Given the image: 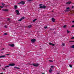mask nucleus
I'll use <instances>...</instances> for the list:
<instances>
[{
    "label": "nucleus",
    "instance_id": "49",
    "mask_svg": "<svg viewBox=\"0 0 74 74\" xmlns=\"http://www.w3.org/2000/svg\"><path fill=\"white\" fill-rule=\"evenodd\" d=\"M57 74H59V73H57Z\"/></svg>",
    "mask_w": 74,
    "mask_h": 74
},
{
    "label": "nucleus",
    "instance_id": "6",
    "mask_svg": "<svg viewBox=\"0 0 74 74\" xmlns=\"http://www.w3.org/2000/svg\"><path fill=\"white\" fill-rule=\"evenodd\" d=\"M25 19V17L23 16V17L21 18V19H19L18 20V21H19L20 22H21L22 19Z\"/></svg>",
    "mask_w": 74,
    "mask_h": 74
},
{
    "label": "nucleus",
    "instance_id": "43",
    "mask_svg": "<svg viewBox=\"0 0 74 74\" xmlns=\"http://www.w3.org/2000/svg\"><path fill=\"white\" fill-rule=\"evenodd\" d=\"M0 74H3V73H0Z\"/></svg>",
    "mask_w": 74,
    "mask_h": 74
},
{
    "label": "nucleus",
    "instance_id": "7",
    "mask_svg": "<svg viewBox=\"0 0 74 74\" xmlns=\"http://www.w3.org/2000/svg\"><path fill=\"white\" fill-rule=\"evenodd\" d=\"M9 46L11 47H14L15 46V45L14 44H10L9 45Z\"/></svg>",
    "mask_w": 74,
    "mask_h": 74
},
{
    "label": "nucleus",
    "instance_id": "16",
    "mask_svg": "<svg viewBox=\"0 0 74 74\" xmlns=\"http://www.w3.org/2000/svg\"><path fill=\"white\" fill-rule=\"evenodd\" d=\"M46 8V6L45 5H43L42 6V8L45 9Z\"/></svg>",
    "mask_w": 74,
    "mask_h": 74
},
{
    "label": "nucleus",
    "instance_id": "4",
    "mask_svg": "<svg viewBox=\"0 0 74 74\" xmlns=\"http://www.w3.org/2000/svg\"><path fill=\"white\" fill-rule=\"evenodd\" d=\"M31 41L32 42V43H34V42H35L36 41V39H32L31 40Z\"/></svg>",
    "mask_w": 74,
    "mask_h": 74
},
{
    "label": "nucleus",
    "instance_id": "18",
    "mask_svg": "<svg viewBox=\"0 0 74 74\" xmlns=\"http://www.w3.org/2000/svg\"><path fill=\"white\" fill-rule=\"evenodd\" d=\"M52 22H55V19L53 18H52Z\"/></svg>",
    "mask_w": 74,
    "mask_h": 74
},
{
    "label": "nucleus",
    "instance_id": "40",
    "mask_svg": "<svg viewBox=\"0 0 74 74\" xmlns=\"http://www.w3.org/2000/svg\"><path fill=\"white\" fill-rule=\"evenodd\" d=\"M42 5V4H40L39 5H40V6H41V5Z\"/></svg>",
    "mask_w": 74,
    "mask_h": 74
},
{
    "label": "nucleus",
    "instance_id": "23",
    "mask_svg": "<svg viewBox=\"0 0 74 74\" xmlns=\"http://www.w3.org/2000/svg\"><path fill=\"white\" fill-rule=\"evenodd\" d=\"M4 35L6 36V35H7V34L5 33H4Z\"/></svg>",
    "mask_w": 74,
    "mask_h": 74
},
{
    "label": "nucleus",
    "instance_id": "28",
    "mask_svg": "<svg viewBox=\"0 0 74 74\" xmlns=\"http://www.w3.org/2000/svg\"><path fill=\"white\" fill-rule=\"evenodd\" d=\"M49 61L50 62H53V60H49Z\"/></svg>",
    "mask_w": 74,
    "mask_h": 74
},
{
    "label": "nucleus",
    "instance_id": "44",
    "mask_svg": "<svg viewBox=\"0 0 74 74\" xmlns=\"http://www.w3.org/2000/svg\"><path fill=\"white\" fill-rule=\"evenodd\" d=\"M72 23H74V21H72Z\"/></svg>",
    "mask_w": 74,
    "mask_h": 74
},
{
    "label": "nucleus",
    "instance_id": "42",
    "mask_svg": "<svg viewBox=\"0 0 74 74\" xmlns=\"http://www.w3.org/2000/svg\"><path fill=\"white\" fill-rule=\"evenodd\" d=\"M72 8H74V6H72Z\"/></svg>",
    "mask_w": 74,
    "mask_h": 74
},
{
    "label": "nucleus",
    "instance_id": "25",
    "mask_svg": "<svg viewBox=\"0 0 74 74\" xmlns=\"http://www.w3.org/2000/svg\"><path fill=\"white\" fill-rule=\"evenodd\" d=\"M1 4L2 5H3V6L5 5V4L4 3H2Z\"/></svg>",
    "mask_w": 74,
    "mask_h": 74
},
{
    "label": "nucleus",
    "instance_id": "15",
    "mask_svg": "<svg viewBox=\"0 0 74 74\" xmlns=\"http://www.w3.org/2000/svg\"><path fill=\"white\" fill-rule=\"evenodd\" d=\"M9 21V23H10V19L9 18H8V22Z\"/></svg>",
    "mask_w": 74,
    "mask_h": 74
},
{
    "label": "nucleus",
    "instance_id": "34",
    "mask_svg": "<svg viewBox=\"0 0 74 74\" xmlns=\"http://www.w3.org/2000/svg\"><path fill=\"white\" fill-rule=\"evenodd\" d=\"M71 39H74V37H72V38H71Z\"/></svg>",
    "mask_w": 74,
    "mask_h": 74
},
{
    "label": "nucleus",
    "instance_id": "21",
    "mask_svg": "<svg viewBox=\"0 0 74 74\" xmlns=\"http://www.w3.org/2000/svg\"><path fill=\"white\" fill-rule=\"evenodd\" d=\"M32 26L31 25H30L28 26V27H29V28H30V27H31Z\"/></svg>",
    "mask_w": 74,
    "mask_h": 74
},
{
    "label": "nucleus",
    "instance_id": "52",
    "mask_svg": "<svg viewBox=\"0 0 74 74\" xmlns=\"http://www.w3.org/2000/svg\"><path fill=\"white\" fill-rule=\"evenodd\" d=\"M0 66H1V65H0Z\"/></svg>",
    "mask_w": 74,
    "mask_h": 74
},
{
    "label": "nucleus",
    "instance_id": "46",
    "mask_svg": "<svg viewBox=\"0 0 74 74\" xmlns=\"http://www.w3.org/2000/svg\"><path fill=\"white\" fill-rule=\"evenodd\" d=\"M4 68H6V66H5L4 67Z\"/></svg>",
    "mask_w": 74,
    "mask_h": 74
},
{
    "label": "nucleus",
    "instance_id": "1",
    "mask_svg": "<svg viewBox=\"0 0 74 74\" xmlns=\"http://www.w3.org/2000/svg\"><path fill=\"white\" fill-rule=\"evenodd\" d=\"M25 4V2L23 1H21L18 3L19 4H21L22 5H24Z\"/></svg>",
    "mask_w": 74,
    "mask_h": 74
},
{
    "label": "nucleus",
    "instance_id": "50",
    "mask_svg": "<svg viewBox=\"0 0 74 74\" xmlns=\"http://www.w3.org/2000/svg\"><path fill=\"white\" fill-rule=\"evenodd\" d=\"M50 29V30H52V29Z\"/></svg>",
    "mask_w": 74,
    "mask_h": 74
},
{
    "label": "nucleus",
    "instance_id": "27",
    "mask_svg": "<svg viewBox=\"0 0 74 74\" xmlns=\"http://www.w3.org/2000/svg\"><path fill=\"white\" fill-rule=\"evenodd\" d=\"M62 45L63 46H64V45H65V44L62 43Z\"/></svg>",
    "mask_w": 74,
    "mask_h": 74
},
{
    "label": "nucleus",
    "instance_id": "39",
    "mask_svg": "<svg viewBox=\"0 0 74 74\" xmlns=\"http://www.w3.org/2000/svg\"><path fill=\"white\" fill-rule=\"evenodd\" d=\"M71 27H74V25H73Z\"/></svg>",
    "mask_w": 74,
    "mask_h": 74
},
{
    "label": "nucleus",
    "instance_id": "2",
    "mask_svg": "<svg viewBox=\"0 0 74 74\" xmlns=\"http://www.w3.org/2000/svg\"><path fill=\"white\" fill-rule=\"evenodd\" d=\"M15 12L16 13V15H19L20 14V13H19V11L18 10H16L15 11Z\"/></svg>",
    "mask_w": 74,
    "mask_h": 74
},
{
    "label": "nucleus",
    "instance_id": "17",
    "mask_svg": "<svg viewBox=\"0 0 74 74\" xmlns=\"http://www.w3.org/2000/svg\"><path fill=\"white\" fill-rule=\"evenodd\" d=\"M2 11H8V9H3Z\"/></svg>",
    "mask_w": 74,
    "mask_h": 74
},
{
    "label": "nucleus",
    "instance_id": "11",
    "mask_svg": "<svg viewBox=\"0 0 74 74\" xmlns=\"http://www.w3.org/2000/svg\"><path fill=\"white\" fill-rule=\"evenodd\" d=\"M52 69L51 68H50V69L49 70V73H52Z\"/></svg>",
    "mask_w": 74,
    "mask_h": 74
},
{
    "label": "nucleus",
    "instance_id": "14",
    "mask_svg": "<svg viewBox=\"0 0 74 74\" xmlns=\"http://www.w3.org/2000/svg\"><path fill=\"white\" fill-rule=\"evenodd\" d=\"M14 68L15 69H18V70H20V68L19 67H17L16 66H15L14 67Z\"/></svg>",
    "mask_w": 74,
    "mask_h": 74
},
{
    "label": "nucleus",
    "instance_id": "51",
    "mask_svg": "<svg viewBox=\"0 0 74 74\" xmlns=\"http://www.w3.org/2000/svg\"><path fill=\"white\" fill-rule=\"evenodd\" d=\"M54 29H53V30Z\"/></svg>",
    "mask_w": 74,
    "mask_h": 74
},
{
    "label": "nucleus",
    "instance_id": "36",
    "mask_svg": "<svg viewBox=\"0 0 74 74\" xmlns=\"http://www.w3.org/2000/svg\"><path fill=\"white\" fill-rule=\"evenodd\" d=\"M10 55V54L9 53V54H6V55L8 56V55Z\"/></svg>",
    "mask_w": 74,
    "mask_h": 74
},
{
    "label": "nucleus",
    "instance_id": "37",
    "mask_svg": "<svg viewBox=\"0 0 74 74\" xmlns=\"http://www.w3.org/2000/svg\"><path fill=\"white\" fill-rule=\"evenodd\" d=\"M6 67H9V66H6Z\"/></svg>",
    "mask_w": 74,
    "mask_h": 74
},
{
    "label": "nucleus",
    "instance_id": "41",
    "mask_svg": "<svg viewBox=\"0 0 74 74\" xmlns=\"http://www.w3.org/2000/svg\"><path fill=\"white\" fill-rule=\"evenodd\" d=\"M5 27L6 28H7V25H5Z\"/></svg>",
    "mask_w": 74,
    "mask_h": 74
},
{
    "label": "nucleus",
    "instance_id": "26",
    "mask_svg": "<svg viewBox=\"0 0 74 74\" xmlns=\"http://www.w3.org/2000/svg\"><path fill=\"white\" fill-rule=\"evenodd\" d=\"M48 27L47 26H45L44 27V29H47Z\"/></svg>",
    "mask_w": 74,
    "mask_h": 74
},
{
    "label": "nucleus",
    "instance_id": "20",
    "mask_svg": "<svg viewBox=\"0 0 74 74\" xmlns=\"http://www.w3.org/2000/svg\"><path fill=\"white\" fill-rule=\"evenodd\" d=\"M71 48H74V45H73L71 47Z\"/></svg>",
    "mask_w": 74,
    "mask_h": 74
},
{
    "label": "nucleus",
    "instance_id": "48",
    "mask_svg": "<svg viewBox=\"0 0 74 74\" xmlns=\"http://www.w3.org/2000/svg\"><path fill=\"white\" fill-rule=\"evenodd\" d=\"M42 74H45V73H42Z\"/></svg>",
    "mask_w": 74,
    "mask_h": 74
},
{
    "label": "nucleus",
    "instance_id": "8",
    "mask_svg": "<svg viewBox=\"0 0 74 74\" xmlns=\"http://www.w3.org/2000/svg\"><path fill=\"white\" fill-rule=\"evenodd\" d=\"M32 65L34 66H35V67H37V66H38V64H32Z\"/></svg>",
    "mask_w": 74,
    "mask_h": 74
},
{
    "label": "nucleus",
    "instance_id": "32",
    "mask_svg": "<svg viewBox=\"0 0 74 74\" xmlns=\"http://www.w3.org/2000/svg\"><path fill=\"white\" fill-rule=\"evenodd\" d=\"M0 8H3V6H0Z\"/></svg>",
    "mask_w": 74,
    "mask_h": 74
},
{
    "label": "nucleus",
    "instance_id": "5",
    "mask_svg": "<svg viewBox=\"0 0 74 74\" xmlns=\"http://www.w3.org/2000/svg\"><path fill=\"white\" fill-rule=\"evenodd\" d=\"M15 65V64L14 63H12L10 64L9 65V66H14Z\"/></svg>",
    "mask_w": 74,
    "mask_h": 74
},
{
    "label": "nucleus",
    "instance_id": "24",
    "mask_svg": "<svg viewBox=\"0 0 74 74\" xmlns=\"http://www.w3.org/2000/svg\"><path fill=\"white\" fill-rule=\"evenodd\" d=\"M69 67H71V68L73 67V66L71 65H69Z\"/></svg>",
    "mask_w": 74,
    "mask_h": 74
},
{
    "label": "nucleus",
    "instance_id": "38",
    "mask_svg": "<svg viewBox=\"0 0 74 74\" xmlns=\"http://www.w3.org/2000/svg\"><path fill=\"white\" fill-rule=\"evenodd\" d=\"M2 70H5V69H2Z\"/></svg>",
    "mask_w": 74,
    "mask_h": 74
},
{
    "label": "nucleus",
    "instance_id": "29",
    "mask_svg": "<svg viewBox=\"0 0 74 74\" xmlns=\"http://www.w3.org/2000/svg\"><path fill=\"white\" fill-rule=\"evenodd\" d=\"M63 27H64V28H65V27H66V25H64L63 26Z\"/></svg>",
    "mask_w": 74,
    "mask_h": 74
},
{
    "label": "nucleus",
    "instance_id": "31",
    "mask_svg": "<svg viewBox=\"0 0 74 74\" xmlns=\"http://www.w3.org/2000/svg\"><path fill=\"white\" fill-rule=\"evenodd\" d=\"M40 8H42V6H41L40 7Z\"/></svg>",
    "mask_w": 74,
    "mask_h": 74
},
{
    "label": "nucleus",
    "instance_id": "10",
    "mask_svg": "<svg viewBox=\"0 0 74 74\" xmlns=\"http://www.w3.org/2000/svg\"><path fill=\"white\" fill-rule=\"evenodd\" d=\"M71 2L69 1V2H66V4H71Z\"/></svg>",
    "mask_w": 74,
    "mask_h": 74
},
{
    "label": "nucleus",
    "instance_id": "35",
    "mask_svg": "<svg viewBox=\"0 0 74 74\" xmlns=\"http://www.w3.org/2000/svg\"><path fill=\"white\" fill-rule=\"evenodd\" d=\"M53 67H54V66H51V68H53Z\"/></svg>",
    "mask_w": 74,
    "mask_h": 74
},
{
    "label": "nucleus",
    "instance_id": "12",
    "mask_svg": "<svg viewBox=\"0 0 74 74\" xmlns=\"http://www.w3.org/2000/svg\"><path fill=\"white\" fill-rule=\"evenodd\" d=\"M14 9L16 10V9H17V8H18V6L16 5H15L14 6Z\"/></svg>",
    "mask_w": 74,
    "mask_h": 74
},
{
    "label": "nucleus",
    "instance_id": "33",
    "mask_svg": "<svg viewBox=\"0 0 74 74\" xmlns=\"http://www.w3.org/2000/svg\"><path fill=\"white\" fill-rule=\"evenodd\" d=\"M33 0H28V1H32Z\"/></svg>",
    "mask_w": 74,
    "mask_h": 74
},
{
    "label": "nucleus",
    "instance_id": "22",
    "mask_svg": "<svg viewBox=\"0 0 74 74\" xmlns=\"http://www.w3.org/2000/svg\"><path fill=\"white\" fill-rule=\"evenodd\" d=\"M69 33H70V32L68 31V30H67V34H68Z\"/></svg>",
    "mask_w": 74,
    "mask_h": 74
},
{
    "label": "nucleus",
    "instance_id": "45",
    "mask_svg": "<svg viewBox=\"0 0 74 74\" xmlns=\"http://www.w3.org/2000/svg\"><path fill=\"white\" fill-rule=\"evenodd\" d=\"M4 48H3L2 49V50H4Z\"/></svg>",
    "mask_w": 74,
    "mask_h": 74
},
{
    "label": "nucleus",
    "instance_id": "9",
    "mask_svg": "<svg viewBox=\"0 0 74 74\" xmlns=\"http://www.w3.org/2000/svg\"><path fill=\"white\" fill-rule=\"evenodd\" d=\"M49 45H52V46H55V44H52L51 42H49Z\"/></svg>",
    "mask_w": 74,
    "mask_h": 74
},
{
    "label": "nucleus",
    "instance_id": "47",
    "mask_svg": "<svg viewBox=\"0 0 74 74\" xmlns=\"http://www.w3.org/2000/svg\"><path fill=\"white\" fill-rule=\"evenodd\" d=\"M0 51H3V50L2 49Z\"/></svg>",
    "mask_w": 74,
    "mask_h": 74
},
{
    "label": "nucleus",
    "instance_id": "19",
    "mask_svg": "<svg viewBox=\"0 0 74 74\" xmlns=\"http://www.w3.org/2000/svg\"><path fill=\"white\" fill-rule=\"evenodd\" d=\"M36 21H37V19L35 18L34 20H33L32 21V22H34Z\"/></svg>",
    "mask_w": 74,
    "mask_h": 74
},
{
    "label": "nucleus",
    "instance_id": "30",
    "mask_svg": "<svg viewBox=\"0 0 74 74\" xmlns=\"http://www.w3.org/2000/svg\"><path fill=\"white\" fill-rule=\"evenodd\" d=\"M69 42H74V41H70Z\"/></svg>",
    "mask_w": 74,
    "mask_h": 74
},
{
    "label": "nucleus",
    "instance_id": "13",
    "mask_svg": "<svg viewBox=\"0 0 74 74\" xmlns=\"http://www.w3.org/2000/svg\"><path fill=\"white\" fill-rule=\"evenodd\" d=\"M5 56H0V58H4Z\"/></svg>",
    "mask_w": 74,
    "mask_h": 74
},
{
    "label": "nucleus",
    "instance_id": "3",
    "mask_svg": "<svg viewBox=\"0 0 74 74\" xmlns=\"http://www.w3.org/2000/svg\"><path fill=\"white\" fill-rule=\"evenodd\" d=\"M70 9V8L69 7H68L67 8H66V10H65L64 11L66 12H69V11H70V10H69Z\"/></svg>",
    "mask_w": 74,
    "mask_h": 74
}]
</instances>
